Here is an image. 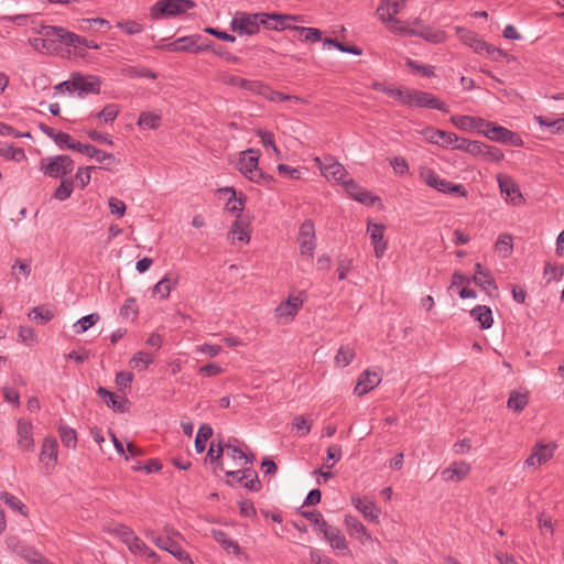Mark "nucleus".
I'll return each instance as SVG.
<instances>
[{
	"instance_id": "1a4fd4ad",
	"label": "nucleus",
	"mask_w": 564,
	"mask_h": 564,
	"mask_svg": "<svg viewBox=\"0 0 564 564\" xmlns=\"http://www.w3.org/2000/svg\"><path fill=\"white\" fill-rule=\"evenodd\" d=\"M420 178L430 187H433L443 193H456L460 196H466V191L460 184H453L444 178H441L433 170L426 166H421L419 170Z\"/></svg>"
},
{
	"instance_id": "39448f33",
	"label": "nucleus",
	"mask_w": 564,
	"mask_h": 564,
	"mask_svg": "<svg viewBox=\"0 0 564 564\" xmlns=\"http://www.w3.org/2000/svg\"><path fill=\"white\" fill-rule=\"evenodd\" d=\"M260 24H268L267 13L249 14L237 12L231 20V30L239 34L252 35L259 32Z\"/></svg>"
},
{
	"instance_id": "a18cd8bd",
	"label": "nucleus",
	"mask_w": 564,
	"mask_h": 564,
	"mask_svg": "<svg viewBox=\"0 0 564 564\" xmlns=\"http://www.w3.org/2000/svg\"><path fill=\"white\" fill-rule=\"evenodd\" d=\"M411 89L412 88L409 87H395L391 85L390 88L386 90V94L402 105L409 106Z\"/></svg>"
},
{
	"instance_id": "052dcab7",
	"label": "nucleus",
	"mask_w": 564,
	"mask_h": 564,
	"mask_svg": "<svg viewBox=\"0 0 564 564\" xmlns=\"http://www.w3.org/2000/svg\"><path fill=\"white\" fill-rule=\"evenodd\" d=\"M292 427L296 431L300 436L307 435L312 429V422L304 416L296 415L293 419Z\"/></svg>"
},
{
	"instance_id": "20e7f679",
	"label": "nucleus",
	"mask_w": 564,
	"mask_h": 564,
	"mask_svg": "<svg viewBox=\"0 0 564 564\" xmlns=\"http://www.w3.org/2000/svg\"><path fill=\"white\" fill-rule=\"evenodd\" d=\"M259 150L248 149L247 151H242L237 162V169L249 181L260 185L270 186L273 178L272 176L264 174L259 167Z\"/></svg>"
},
{
	"instance_id": "13d9d810",
	"label": "nucleus",
	"mask_w": 564,
	"mask_h": 564,
	"mask_svg": "<svg viewBox=\"0 0 564 564\" xmlns=\"http://www.w3.org/2000/svg\"><path fill=\"white\" fill-rule=\"evenodd\" d=\"M62 149H69L78 151L82 143L75 141L69 134L59 131L54 141Z\"/></svg>"
},
{
	"instance_id": "b1692460",
	"label": "nucleus",
	"mask_w": 564,
	"mask_h": 564,
	"mask_svg": "<svg viewBox=\"0 0 564 564\" xmlns=\"http://www.w3.org/2000/svg\"><path fill=\"white\" fill-rule=\"evenodd\" d=\"M348 534L359 541L362 545L373 542V538L367 528L356 518L346 516L344 521Z\"/></svg>"
},
{
	"instance_id": "6ab92c4d",
	"label": "nucleus",
	"mask_w": 564,
	"mask_h": 564,
	"mask_svg": "<svg viewBox=\"0 0 564 564\" xmlns=\"http://www.w3.org/2000/svg\"><path fill=\"white\" fill-rule=\"evenodd\" d=\"M225 448L226 456L231 460V463L228 465V468L226 467L225 470L227 475L236 477L240 471L235 470V468L246 467L250 463L249 456L242 448L231 443L227 444Z\"/></svg>"
},
{
	"instance_id": "e2e57ef3",
	"label": "nucleus",
	"mask_w": 564,
	"mask_h": 564,
	"mask_svg": "<svg viewBox=\"0 0 564 564\" xmlns=\"http://www.w3.org/2000/svg\"><path fill=\"white\" fill-rule=\"evenodd\" d=\"M343 455L341 447L339 445L333 444L327 448V458L324 463L323 467L330 469L335 463L340 460Z\"/></svg>"
},
{
	"instance_id": "338daca9",
	"label": "nucleus",
	"mask_w": 564,
	"mask_h": 564,
	"mask_svg": "<svg viewBox=\"0 0 564 564\" xmlns=\"http://www.w3.org/2000/svg\"><path fill=\"white\" fill-rule=\"evenodd\" d=\"M120 109L117 105L109 104L98 113V118L104 122H111L117 118Z\"/></svg>"
},
{
	"instance_id": "f3484780",
	"label": "nucleus",
	"mask_w": 564,
	"mask_h": 564,
	"mask_svg": "<svg viewBox=\"0 0 564 564\" xmlns=\"http://www.w3.org/2000/svg\"><path fill=\"white\" fill-rule=\"evenodd\" d=\"M451 123L464 132H477L482 134L487 121L481 117L468 115H454L449 118Z\"/></svg>"
},
{
	"instance_id": "9b49d317",
	"label": "nucleus",
	"mask_w": 564,
	"mask_h": 564,
	"mask_svg": "<svg viewBox=\"0 0 564 564\" xmlns=\"http://www.w3.org/2000/svg\"><path fill=\"white\" fill-rule=\"evenodd\" d=\"M482 135L494 142L509 144L512 147H521L523 144L522 139L511 130L498 126L492 121H487L486 128L482 131Z\"/></svg>"
},
{
	"instance_id": "3c124183",
	"label": "nucleus",
	"mask_w": 564,
	"mask_h": 564,
	"mask_svg": "<svg viewBox=\"0 0 564 564\" xmlns=\"http://www.w3.org/2000/svg\"><path fill=\"white\" fill-rule=\"evenodd\" d=\"M213 435V429L208 424H204L198 429L195 438V448L198 453H203L206 447V442Z\"/></svg>"
},
{
	"instance_id": "dca6fc26",
	"label": "nucleus",
	"mask_w": 564,
	"mask_h": 564,
	"mask_svg": "<svg viewBox=\"0 0 564 564\" xmlns=\"http://www.w3.org/2000/svg\"><path fill=\"white\" fill-rule=\"evenodd\" d=\"M297 243L301 256L312 259L316 247L315 228L312 221H305L300 227Z\"/></svg>"
},
{
	"instance_id": "49530a36",
	"label": "nucleus",
	"mask_w": 564,
	"mask_h": 564,
	"mask_svg": "<svg viewBox=\"0 0 564 564\" xmlns=\"http://www.w3.org/2000/svg\"><path fill=\"white\" fill-rule=\"evenodd\" d=\"M100 316L98 313L88 314L80 319H78L74 325V332L79 335L87 332L90 327H93L98 321Z\"/></svg>"
},
{
	"instance_id": "4c0bfd02",
	"label": "nucleus",
	"mask_w": 564,
	"mask_h": 564,
	"mask_svg": "<svg viewBox=\"0 0 564 564\" xmlns=\"http://www.w3.org/2000/svg\"><path fill=\"white\" fill-rule=\"evenodd\" d=\"M529 402V394L528 392H521V391H511L507 405L509 409L520 412L522 411Z\"/></svg>"
},
{
	"instance_id": "2f4dec72",
	"label": "nucleus",
	"mask_w": 564,
	"mask_h": 564,
	"mask_svg": "<svg viewBox=\"0 0 564 564\" xmlns=\"http://www.w3.org/2000/svg\"><path fill=\"white\" fill-rule=\"evenodd\" d=\"M220 193L229 195L226 204L229 212L240 214L243 210L247 200V197L243 194H239L238 196L237 192L232 187L221 188Z\"/></svg>"
},
{
	"instance_id": "bb28decb",
	"label": "nucleus",
	"mask_w": 564,
	"mask_h": 564,
	"mask_svg": "<svg viewBox=\"0 0 564 564\" xmlns=\"http://www.w3.org/2000/svg\"><path fill=\"white\" fill-rule=\"evenodd\" d=\"M355 508L364 516L367 521L378 524L381 510L376 503L366 498L352 499Z\"/></svg>"
},
{
	"instance_id": "c9c22d12",
	"label": "nucleus",
	"mask_w": 564,
	"mask_h": 564,
	"mask_svg": "<svg viewBox=\"0 0 564 564\" xmlns=\"http://www.w3.org/2000/svg\"><path fill=\"white\" fill-rule=\"evenodd\" d=\"M420 25H421V23L417 26H415V29H416L415 35L423 37L425 41L437 44V43H442L446 40V33L444 31L433 29L430 26L419 30Z\"/></svg>"
},
{
	"instance_id": "bf43d9fd",
	"label": "nucleus",
	"mask_w": 564,
	"mask_h": 564,
	"mask_svg": "<svg viewBox=\"0 0 564 564\" xmlns=\"http://www.w3.org/2000/svg\"><path fill=\"white\" fill-rule=\"evenodd\" d=\"M117 26L123 30L129 35L139 34L144 30L143 24L134 20L118 21Z\"/></svg>"
},
{
	"instance_id": "680f3d73",
	"label": "nucleus",
	"mask_w": 564,
	"mask_h": 564,
	"mask_svg": "<svg viewBox=\"0 0 564 564\" xmlns=\"http://www.w3.org/2000/svg\"><path fill=\"white\" fill-rule=\"evenodd\" d=\"M58 432H59L61 441L65 446L72 447V448H74L76 446L77 435L73 429H70L68 426H61Z\"/></svg>"
},
{
	"instance_id": "774afa93",
	"label": "nucleus",
	"mask_w": 564,
	"mask_h": 564,
	"mask_svg": "<svg viewBox=\"0 0 564 564\" xmlns=\"http://www.w3.org/2000/svg\"><path fill=\"white\" fill-rule=\"evenodd\" d=\"M310 560L304 564H335L329 557H326L317 549L310 547Z\"/></svg>"
},
{
	"instance_id": "ea45409f",
	"label": "nucleus",
	"mask_w": 564,
	"mask_h": 564,
	"mask_svg": "<svg viewBox=\"0 0 564 564\" xmlns=\"http://www.w3.org/2000/svg\"><path fill=\"white\" fill-rule=\"evenodd\" d=\"M98 394L104 399L108 406L112 408L118 412L124 411L126 400L123 398L116 397L112 392L108 391L105 388L98 389Z\"/></svg>"
},
{
	"instance_id": "2eb2a0df",
	"label": "nucleus",
	"mask_w": 564,
	"mask_h": 564,
	"mask_svg": "<svg viewBox=\"0 0 564 564\" xmlns=\"http://www.w3.org/2000/svg\"><path fill=\"white\" fill-rule=\"evenodd\" d=\"M456 32L459 36V40L478 54L491 55L495 52L502 54L501 50H498L484 40L479 39L477 34L471 31L457 26Z\"/></svg>"
},
{
	"instance_id": "4d7b16f0",
	"label": "nucleus",
	"mask_w": 564,
	"mask_h": 564,
	"mask_svg": "<svg viewBox=\"0 0 564 564\" xmlns=\"http://www.w3.org/2000/svg\"><path fill=\"white\" fill-rule=\"evenodd\" d=\"M74 191V183L70 178H63L59 186L56 188L54 193V197L57 200H65L70 197Z\"/></svg>"
},
{
	"instance_id": "f257e3e1",
	"label": "nucleus",
	"mask_w": 564,
	"mask_h": 564,
	"mask_svg": "<svg viewBox=\"0 0 564 564\" xmlns=\"http://www.w3.org/2000/svg\"><path fill=\"white\" fill-rule=\"evenodd\" d=\"M315 164L321 170L322 174L327 180H334L341 184L346 193L355 200L368 205L373 206L376 203H379V197L375 196L372 193L368 192L360 187L354 180L348 178V174L345 167L333 160H327L326 162H322L319 158H315Z\"/></svg>"
},
{
	"instance_id": "a211bd4d",
	"label": "nucleus",
	"mask_w": 564,
	"mask_h": 564,
	"mask_svg": "<svg viewBox=\"0 0 564 564\" xmlns=\"http://www.w3.org/2000/svg\"><path fill=\"white\" fill-rule=\"evenodd\" d=\"M501 195L513 206H521L524 198L517 183L508 175H498L497 177Z\"/></svg>"
},
{
	"instance_id": "0e129e2a",
	"label": "nucleus",
	"mask_w": 564,
	"mask_h": 564,
	"mask_svg": "<svg viewBox=\"0 0 564 564\" xmlns=\"http://www.w3.org/2000/svg\"><path fill=\"white\" fill-rule=\"evenodd\" d=\"M29 317L33 319H41L42 323H47L54 317V313L51 308L39 306L34 307L30 313Z\"/></svg>"
},
{
	"instance_id": "5fc2aeb1",
	"label": "nucleus",
	"mask_w": 564,
	"mask_h": 564,
	"mask_svg": "<svg viewBox=\"0 0 564 564\" xmlns=\"http://www.w3.org/2000/svg\"><path fill=\"white\" fill-rule=\"evenodd\" d=\"M0 499L7 506H9L13 511L19 512L22 516H26L28 512H26L25 505L20 499H18L15 496L8 494V492H3V494H1Z\"/></svg>"
},
{
	"instance_id": "4be33fe9",
	"label": "nucleus",
	"mask_w": 564,
	"mask_h": 564,
	"mask_svg": "<svg viewBox=\"0 0 564 564\" xmlns=\"http://www.w3.org/2000/svg\"><path fill=\"white\" fill-rule=\"evenodd\" d=\"M36 33L44 37L50 54L57 52L59 43H64V28L62 26L42 25Z\"/></svg>"
},
{
	"instance_id": "473e14b6",
	"label": "nucleus",
	"mask_w": 564,
	"mask_h": 564,
	"mask_svg": "<svg viewBox=\"0 0 564 564\" xmlns=\"http://www.w3.org/2000/svg\"><path fill=\"white\" fill-rule=\"evenodd\" d=\"M0 156L13 161L15 163H22L28 161L25 151L22 148L15 147L10 143H0Z\"/></svg>"
},
{
	"instance_id": "09e8293b",
	"label": "nucleus",
	"mask_w": 564,
	"mask_h": 564,
	"mask_svg": "<svg viewBox=\"0 0 564 564\" xmlns=\"http://www.w3.org/2000/svg\"><path fill=\"white\" fill-rule=\"evenodd\" d=\"M213 538L220 543L226 550L231 551L236 555H240L241 549L237 542L227 538V535L219 530L213 531Z\"/></svg>"
},
{
	"instance_id": "c03bdc74",
	"label": "nucleus",
	"mask_w": 564,
	"mask_h": 564,
	"mask_svg": "<svg viewBox=\"0 0 564 564\" xmlns=\"http://www.w3.org/2000/svg\"><path fill=\"white\" fill-rule=\"evenodd\" d=\"M355 358V350L349 346H341L334 359L337 368L347 367Z\"/></svg>"
},
{
	"instance_id": "72a5a7b5",
	"label": "nucleus",
	"mask_w": 564,
	"mask_h": 564,
	"mask_svg": "<svg viewBox=\"0 0 564 564\" xmlns=\"http://www.w3.org/2000/svg\"><path fill=\"white\" fill-rule=\"evenodd\" d=\"M154 361V355L140 350L135 352L129 360V366L137 371H144Z\"/></svg>"
},
{
	"instance_id": "8fccbe9b",
	"label": "nucleus",
	"mask_w": 564,
	"mask_h": 564,
	"mask_svg": "<svg viewBox=\"0 0 564 564\" xmlns=\"http://www.w3.org/2000/svg\"><path fill=\"white\" fill-rule=\"evenodd\" d=\"M473 281L489 295H492L494 292L497 291L494 278L490 275L489 272H486L481 275H474Z\"/></svg>"
},
{
	"instance_id": "c756f323",
	"label": "nucleus",
	"mask_w": 564,
	"mask_h": 564,
	"mask_svg": "<svg viewBox=\"0 0 564 564\" xmlns=\"http://www.w3.org/2000/svg\"><path fill=\"white\" fill-rule=\"evenodd\" d=\"M8 546L31 563H37L41 560L40 553L26 545H22L15 538L8 539Z\"/></svg>"
},
{
	"instance_id": "0eeeda50",
	"label": "nucleus",
	"mask_w": 564,
	"mask_h": 564,
	"mask_svg": "<svg viewBox=\"0 0 564 564\" xmlns=\"http://www.w3.org/2000/svg\"><path fill=\"white\" fill-rule=\"evenodd\" d=\"M304 302L305 297L302 293L290 294L274 310V318L281 325L290 324L302 308Z\"/></svg>"
},
{
	"instance_id": "c85d7f7f",
	"label": "nucleus",
	"mask_w": 564,
	"mask_h": 564,
	"mask_svg": "<svg viewBox=\"0 0 564 564\" xmlns=\"http://www.w3.org/2000/svg\"><path fill=\"white\" fill-rule=\"evenodd\" d=\"M177 284V278L165 274L152 289V296L159 300L169 297L173 288Z\"/></svg>"
},
{
	"instance_id": "412c9836",
	"label": "nucleus",
	"mask_w": 564,
	"mask_h": 564,
	"mask_svg": "<svg viewBox=\"0 0 564 564\" xmlns=\"http://www.w3.org/2000/svg\"><path fill=\"white\" fill-rule=\"evenodd\" d=\"M380 382V372L367 369L359 375L354 393L358 397H362L379 386Z\"/></svg>"
},
{
	"instance_id": "a19ab883",
	"label": "nucleus",
	"mask_w": 564,
	"mask_h": 564,
	"mask_svg": "<svg viewBox=\"0 0 564 564\" xmlns=\"http://www.w3.org/2000/svg\"><path fill=\"white\" fill-rule=\"evenodd\" d=\"M297 34L299 40L302 42H318L322 40V31L315 28L293 26Z\"/></svg>"
},
{
	"instance_id": "f704fd0d",
	"label": "nucleus",
	"mask_w": 564,
	"mask_h": 564,
	"mask_svg": "<svg viewBox=\"0 0 564 564\" xmlns=\"http://www.w3.org/2000/svg\"><path fill=\"white\" fill-rule=\"evenodd\" d=\"M470 315L480 324L482 329H488L492 326L494 318L491 310L486 305H478L470 311Z\"/></svg>"
},
{
	"instance_id": "5701e85b",
	"label": "nucleus",
	"mask_w": 564,
	"mask_h": 564,
	"mask_svg": "<svg viewBox=\"0 0 564 564\" xmlns=\"http://www.w3.org/2000/svg\"><path fill=\"white\" fill-rule=\"evenodd\" d=\"M470 470L471 466L469 463L464 460L454 462L448 467L442 470L441 476L444 481L459 482L469 475Z\"/></svg>"
},
{
	"instance_id": "de8ad7c7",
	"label": "nucleus",
	"mask_w": 564,
	"mask_h": 564,
	"mask_svg": "<svg viewBox=\"0 0 564 564\" xmlns=\"http://www.w3.org/2000/svg\"><path fill=\"white\" fill-rule=\"evenodd\" d=\"M181 48L183 52H199L207 48V45L200 43L199 35L183 36Z\"/></svg>"
},
{
	"instance_id": "cd10ccee",
	"label": "nucleus",
	"mask_w": 564,
	"mask_h": 564,
	"mask_svg": "<svg viewBox=\"0 0 564 564\" xmlns=\"http://www.w3.org/2000/svg\"><path fill=\"white\" fill-rule=\"evenodd\" d=\"M74 83L75 90H79L83 94H97L100 89V79L94 75L84 76L78 73H75Z\"/></svg>"
},
{
	"instance_id": "423d86ee",
	"label": "nucleus",
	"mask_w": 564,
	"mask_h": 564,
	"mask_svg": "<svg viewBox=\"0 0 564 564\" xmlns=\"http://www.w3.org/2000/svg\"><path fill=\"white\" fill-rule=\"evenodd\" d=\"M40 170L47 176L64 178L74 170V161L68 155H55L43 159Z\"/></svg>"
},
{
	"instance_id": "f03ea898",
	"label": "nucleus",
	"mask_w": 564,
	"mask_h": 564,
	"mask_svg": "<svg viewBox=\"0 0 564 564\" xmlns=\"http://www.w3.org/2000/svg\"><path fill=\"white\" fill-rule=\"evenodd\" d=\"M404 3L400 0H382L376 11L378 19L386 24L387 29L398 35H412L416 34V29L420 24V19L411 21H401L395 18L402 9Z\"/></svg>"
},
{
	"instance_id": "6e6d98bb",
	"label": "nucleus",
	"mask_w": 564,
	"mask_h": 564,
	"mask_svg": "<svg viewBox=\"0 0 564 564\" xmlns=\"http://www.w3.org/2000/svg\"><path fill=\"white\" fill-rule=\"evenodd\" d=\"M121 74L128 77H148L151 79L156 78V74L144 67L124 66L121 69Z\"/></svg>"
},
{
	"instance_id": "ddd939ff",
	"label": "nucleus",
	"mask_w": 564,
	"mask_h": 564,
	"mask_svg": "<svg viewBox=\"0 0 564 564\" xmlns=\"http://www.w3.org/2000/svg\"><path fill=\"white\" fill-rule=\"evenodd\" d=\"M409 107L430 108L443 112H448L447 105L438 97L433 94L413 88L411 89Z\"/></svg>"
},
{
	"instance_id": "aec40b11",
	"label": "nucleus",
	"mask_w": 564,
	"mask_h": 564,
	"mask_svg": "<svg viewBox=\"0 0 564 564\" xmlns=\"http://www.w3.org/2000/svg\"><path fill=\"white\" fill-rule=\"evenodd\" d=\"M386 227L382 224H376L371 220L368 221L367 232L370 235L371 245L376 258L380 259L387 251L388 241L384 238Z\"/></svg>"
},
{
	"instance_id": "6e6552de",
	"label": "nucleus",
	"mask_w": 564,
	"mask_h": 564,
	"mask_svg": "<svg viewBox=\"0 0 564 564\" xmlns=\"http://www.w3.org/2000/svg\"><path fill=\"white\" fill-rule=\"evenodd\" d=\"M193 7L194 2L191 0H160L151 8V15L154 19L175 18Z\"/></svg>"
},
{
	"instance_id": "e433bc0d",
	"label": "nucleus",
	"mask_w": 564,
	"mask_h": 564,
	"mask_svg": "<svg viewBox=\"0 0 564 564\" xmlns=\"http://www.w3.org/2000/svg\"><path fill=\"white\" fill-rule=\"evenodd\" d=\"M161 123L159 112L143 111L140 113L137 124L142 129H158Z\"/></svg>"
},
{
	"instance_id": "a878e982",
	"label": "nucleus",
	"mask_w": 564,
	"mask_h": 564,
	"mask_svg": "<svg viewBox=\"0 0 564 564\" xmlns=\"http://www.w3.org/2000/svg\"><path fill=\"white\" fill-rule=\"evenodd\" d=\"M33 425L25 420H19L17 423V442L18 446L23 451H32L34 447V440L32 435Z\"/></svg>"
},
{
	"instance_id": "58836bf2",
	"label": "nucleus",
	"mask_w": 564,
	"mask_h": 564,
	"mask_svg": "<svg viewBox=\"0 0 564 564\" xmlns=\"http://www.w3.org/2000/svg\"><path fill=\"white\" fill-rule=\"evenodd\" d=\"M495 250L503 258L510 257L513 250L512 236L509 234H501L495 243Z\"/></svg>"
},
{
	"instance_id": "79ce46f5",
	"label": "nucleus",
	"mask_w": 564,
	"mask_h": 564,
	"mask_svg": "<svg viewBox=\"0 0 564 564\" xmlns=\"http://www.w3.org/2000/svg\"><path fill=\"white\" fill-rule=\"evenodd\" d=\"M264 97L273 102H281V101H292L295 105L299 104H307V101L301 97L297 96H291L283 93L274 91L271 89H267L263 93Z\"/></svg>"
},
{
	"instance_id": "7ed1b4c3",
	"label": "nucleus",
	"mask_w": 564,
	"mask_h": 564,
	"mask_svg": "<svg viewBox=\"0 0 564 564\" xmlns=\"http://www.w3.org/2000/svg\"><path fill=\"white\" fill-rule=\"evenodd\" d=\"M145 536L150 539L152 543H154L159 549L169 552L173 555L177 561L183 564H193L189 555L186 551H184L178 543V540L182 538L181 534L173 530L165 528L164 535H158L153 530H147L144 532Z\"/></svg>"
},
{
	"instance_id": "f8f14e48",
	"label": "nucleus",
	"mask_w": 564,
	"mask_h": 564,
	"mask_svg": "<svg viewBox=\"0 0 564 564\" xmlns=\"http://www.w3.org/2000/svg\"><path fill=\"white\" fill-rule=\"evenodd\" d=\"M324 540L328 543L329 547L338 556H351V549L345 534L338 527L329 525L322 533Z\"/></svg>"
},
{
	"instance_id": "603ef678",
	"label": "nucleus",
	"mask_w": 564,
	"mask_h": 564,
	"mask_svg": "<svg viewBox=\"0 0 564 564\" xmlns=\"http://www.w3.org/2000/svg\"><path fill=\"white\" fill-rule=\"evenodd\" d=\"M267 18L268 24L264 25L269 29L279 31L291 28V25L286 21V14L267 13Z\"/></svg>"
},
{
	"instance_id": "9d476101",
	"label": "nucleus",
	"mask_w": 564,
	"mask_h": 564,
	"mask_svg": "<svg viewBox=\"0 0 564 564\" xmlns=\"http://www.w3.org/2000/svg\"><path fill=\"white\" fill-rule=\"evenodd\" d=\"M556 447L555 443H546L542 440L538 441L531 449L530 455L524 460V467L536 470L541 465L552 459Z\"/></svg>"
},
{
	"instance_id": "864d4df0",
	"label": "nucleus",
	"mask_w": 564,
	"mask_h": 564,
	"mask_svg": "<svg viewBox=\"0 0 564 564\" xmlns=\"http://www.w3.org/2000/svg\"><path fill=\"white\" fill-rule=\"evenodd\" d=\"M18 340L24 345H34L39 341L36 332L29 326H20L18 329Z\"/></svg>"
},
{
	"instance_id": "7c9ffc66",
	"label": "nucleus",
	"mask_w": 564,
	"mask_h": 564,
	"mask_svg": "<svg viewBox=\"0 0 564 564\" xmlns=\"http://www.w3.org/2000/svg\"><path fill=\"white\" fill-rule=\"evenodd\" d=\"M57 442L52 437H46L43 442L40 459L47 466H54L57 462Z\"/></svg>"
},
{
	"instance_id": "69168bd1",
	"label": "nucleus",
	"mask_w": 564,
	"mask_h": 564,
	"mask_svg": "<svg viewBox=\"0 0 564 564\" xmlns=\"http://www.w3.org/2000/svg\"><path fill=\"white\" fill-rule=\"evenodd\" d=\"M11 272L15 275L17 280H20V275L26 279L31 273L30 262L26 260H17L11 267Z\"/></svg>"
},
{
	"instance_id": "37998d69",
	"label": "nucleus",
	"mask_w": 564,
	"mask_h": 564,
	"mask_svg": "<svg viewBox=\"0 0 564 564\" xmlns=\"http://www.w3.org/2000/svg\"><path fill=\"white\" fill-rule=\"evenodd\" d=\"M78 152L86 154L89 158L96 159L97 162L105 161H113V155L104 151L98 150L97 148L90 144H82Z\"/></svg>"
},
{
	"instance_id": "393cba45",
	"label": "nucleus",
	"mask_w": 564,
	"mask_h": 564,
	"mask_svg": "<svg viewBox=\"0 0 564 564\" xmlns=\"http://www.w3.org/2000/svg\"><path fill=\"white\" fill-rule=\"evenodd\" d=\"M228 239L232 243L238 241L248 245L250 241V223L238 216L228 231Z\"/></svg>"
},
{
	"instance_id": "4468645a",
	"label": "nucleus",
	"mask_w": 564,
	"mask_h": 564,
	"mask_svg": "<svg viewBox=\"0 0 564 564\" xmlns=\"http://www.w3.org/2000/svg\"><path fill=\"white\" fill-rule=\"evenodd\" d=\"M417 133H420L426 142L442 148H449L455 141H458L457 134L436 129L432 126L423 127L421 130H417Z\"/></svg>"
}]
</instances>
